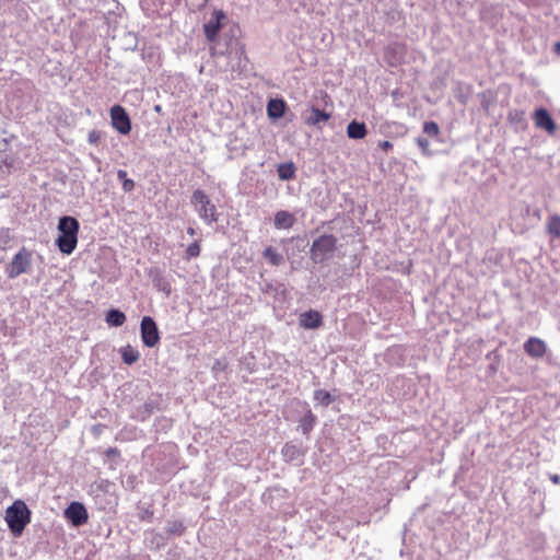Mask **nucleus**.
I'll use <instances>...</instances> for the list:
<instances>
[{"label":"nucleus","mask_w":560,"mask_h":560,"mask_svg":"<svg viewBox=\"0 0 560 560\" xmlns=\"http://www.w3.org/2000/svg\"><path fill=\"white\" fill-rule=\"evenodd\" d=\"M368 133V129L364 122L352 120L347 126V136L350 139L360 140L363 139Z\"/></svg>","instance_id":"6ab92c4d"},{"label":"nucleus","mask_w":560,"mask_h":560,"mask_svg":"<svg viewBox=\"0 0 560 560\" xmlns=\"http://www.w3.org/2000/svg\"><path fill=\"white\" fill-rule=\"evenodd\" d=\"M217 369H221V362L220 361H217L214 366H213V370H217Z\"/></svg>","instance_id":"a18cd8bd"},{"label":"nucleus","mask_w":560,"mask_h":560,"mask_svg":"<svg viewBox=\"0 0 560 560\" xmlns=\"http://www.w3.org/2000/svg\"><path fill=\"white\" fill-rule=\"evenodd\" d=\"M57 230L56 245L58 249L65 255H71L78 245L79 221L74 217L63 215L58 221Z\"/></svg>","instance_id":"f257e3e1"},{"label":"nucleus","mask_w":560,"mask_h":560,"mask_svg":"<svg viewBox=\"0 0 560 560\" xmlns=\"http://www.w3.org/2000/svg\"><path fill=\"white\" fill-rule=\"evenodd\" d=\"M281 454L288 463L299 460L303 456L301 448L292 443H285L281 450Z\"/></svg>","instance_id":"aec40b11"},{"label":"nucleus","mask_w":560,"mask_h":560,"mask_svg":"<svg viewBox=\"0 0 560 560\" xmlns=\"http://www.w3.org/2000/svg\"><path fill=\"white\" fill-rule=\"evenodd\" d=\"M553 51H555L557 55H560V42L555 43V45H553Z\"/></svg>","instance_id":"37998d69"},{"label":"nucleus","mask_w":560,"mask_h":560,"mask_svg":"<svg viewBox=\"0 0 560 560\" xmlns=\"http://www.w3.org/2000/svg\"><path fill=\"white\" fill-rule=\"evenodd\" d=\"M295 166L292 162L282 163L278 165L277 173L281 180H290L295 176Z\"/></svg>","instance_id":"a878e982"},{"label":"nucleus","mask_w":560,"mask_h":560,"mask_svg":"<svg viewBox=\"0 0 560 560\" xmlns=\"http://www.w3.org/2000/svg\"><path fill=\"white\" fill-rule=\"evenodd\" d=\"M546 230L551 236L560 238V217L557 214L550 215L547 219Z\"/></svg>","instance_id":"bb28decb"},{"label":"nucleus","mask_w":560,"mask_h":560,"mask_svg":"<svg viewBox=\"0 0 560 560\" xmlns=\"http://www.w3.org/2000/svg\"><path fill=\"white\" fill-rule=\"evenodd\" d=\"M12 241L11 230L9 228L0 229V249L4 250L9 247Z\"/></svg>","instance_id":"2f4dec72"},{"label":"nucleus","mask_w":560,"mask_h":560,"mask_svg":"<svg viewBox=\"0 0 560 560\" xmlns=\"http://www.w3.org/2000/svg\"><path fill=\"white\" fill-rule=\"evenodd\" d=\"M287 104L281 98H272L267 104V114L271 119H279L285 113Z\"/></svg>","instance_id":"a211bd4d"},{"label":"nucleus","mask_w":560,"mask_h":560,"mask_svg":"<svg viewBox=\"0 0 560 560\" xmlns=\"http://www.w3.org/2000/svg\"><path fill=\"white\" fill-rule=\"evenodd\" d=\"M534 121L538 128L544 129L550 133L556 130L555 120L546 108L541 107L535 110Z\"/></svg>","instance_id":"ddd939ff"},{"label":"nucleus","mask_w":560,"mask_h":560,"mask_svg":"<svg viewBox=\"0 0 560 560\" xmlns=\"http://www.w3.org/2000/svg\"><path fill=\"white\" fill-rule=\"evenodd\" d=\"M32 268V253L22 247L5 267V273L9 279H15L22 273H27Z\"/></svg>","instance_id":"423d86ee"},{"label":"nucleus","mask_w":560,"mask_h":560,"mask_svg":"<svg viewBox=\"0 0 560 560\" xmlns=\"http://www.w3.org/2000/svg\"><path fill=\"white\" fill-rule=\"evenodd\" d=\"M141 340L145 347L153 348L160 342V331L151 316H143L140 324Z\"/></svg>","instance_id":"0eeeda50"},{"label":"nucleus","mask_w":560,"mask_h":560,"mask_svg":"<svg viewBox=\"0 0 560 560\" xmlns=\"http://www.w3.org/2000/svg\"><path fill=\"white\" fill-rule=\"evenodd\" d=\"M316 423V417L313 415L311 409L306 410V413L300 419L298 430L304 435H308Z\"/></svg>","instance_id":"412c9836"},{"label":"nucleus","mask_w":560,"mask_h":560,"mask_svg":"<svg viewBox=\"0 0 560 560\" xmlns=\"http://www.w3.org/2000/svg\"><path fill=\"white\" fill-rule=\"evenodd\" d=\"M337 248V237L332 234H323L314 240L311 246V259L322 264L332 257Z\"/></svg>","instance_id":"39448f33"},{"label":"nucleus","mask_w":560,"mask_h":560,"mask_svg":"<svg viewBox=\"0 0 560 560\" xmlns=\"http://www.w3.org/2000/svg\"><path fill=\"white\" fill-rule=\"evenodd\" d=\"M121 188L125 192H130L135 189V180L131 178H127L121 183Z\"/></svg>","instance_id":"e433bc0d"},{"label":"nucleus","mask_w":560,"mask_h":560,"mask_svg":"<svg viewBox=\"0 0 560 560\" xmlns=\"http://www.w3.org/2000/svg\"><path fill=\"white\" fill-rule=\"evenodd\" d=\"M187 234L190 236L196 235V230L192 226L187 228Z\"/></svg>","instance_id":"c03bdc74"},{"label":"nucleus","mask_w":560,"mask_h":560,"mask_svg":"<svg viewBox=\"0 0 560 560\" xmlns=\"http://www.w3.org/2000/svg\"><path fill=\"white\" fill-rule=\"evenodd\" d=\"M416 141H417L418 147L421 149V151L424 154H430V151H429L430 142L428 139L419 137V138H417Z\"/></svg>","instance_id":"c9c22d12"},{"label":"nucleus","mask_w":560,"mask_h":560,"mask_svg":"<svg viewBox=\"0 0 560 560\" xmlns=\"http://www.w3.org/2000/svg\"><path fill=\"white\" fill-rule=\"evenodd\" d=\"M423 132L430 137H436L440 133V127L435 121H425Z\"/></svg>","instance_id":"473e14b6"},{"label":"nucleus","mask_w":560,"mask_h":560,"mask_svg":"<svg viewBox=\"0 0 560 560\" xmlns=\"http://www.w3.org/2000/svg\"><path fill=\"white\" fill-rule=\"evenodd\" d=\"M65 516L75 527L82 526L89 518L88 511L81 502H71L65 510Z\"/></svg>","instance_id":"1a4fd4ad"},{"label":"nucleus","mask_w":560,"mask_h":560,"mask_svg":"<svg viewBox=\"0 0 560 560\" xmlns=\"http://www.w3.org/2000/svg\"><path fill=\"white\" fill-rule=\"evenodd\" d=\"M121 358L124 363L131 365L136 363L140 358V352L130 345H127L120 349Z\"/></svg>","instance_id":"393cba45"},{"label":"nucleus","mask_w":560,"mask_h":560,"mask_svg":"<svg viewBox=\"0 0 560 560\" xmlns=\"http://www.w3.org/2000/svg\"><path fill=\"white\" fill-rule=\"evenodd\" d=\"M295 221L294 214L285 210H280L275 214L273 225L278 230H288L294 225Z\"/></svg>","instance_id":"f3484780"},{"label":"nucleus","mask_w":560,"mask_h":560,"mask_svg":"<svg viewBox=\"0 0 560 560\" xmlns=\"http://www.w3.org/2000/svg\"><path fill=\"white\" fill-rule=\"evenodd\" d=\"M105 455L108 457V458H114V457H118L119 456V451L118 448L116 447H109L105 451Z\"/></svg>","instance_id":"4c0bfd02"},{"label":"nucleus","mask_w":560,"mask_h":560,"mask_svg":"<svg viewBox=\"0 0 560 560\" xmlns=\"http://www.w3.org/2000/svg\"><path fill=\"white\" fill-rule=\"evenodd\" d=\"M117 178L120 180V183H122L124 180H126L128 177H127V172L125 170H118L117 171Z\"/></svg>","instance_id":"58836bf2"},{"label":"nucleus","mask_w":560,"mask_h":560,"mask_svg":"<svg viewBox=\"0 0 560 560\" xmlns=\"http://www.w3.org/2000/svg\"><path fill=\"white\" fill-rule=\"evenodd\" d=\"M152 281H153L154 287L159 291L165 293L166 295L171 294V291H172L171 283L166 280V278L159 270H156L154 273L152 272Z\"/></svg>","instance_id":"5701e85b"},{"label":"nucleus","mask_w":560,"mask_h":560,"mask_svg":"<svg viewBox=\"0 0 560 560\" xmlns=\"http://www.w3.org/2000/svg\"><path fill=\"white\" fill-rule=\"evenodd\" d=\"M471 89L469 85L464 83H458L455 89V97L462 104H466L468 101V97L470 95Z\"/></svg>","instance_id":"cd10ccee"},{"label":"nucleus","mask_w":560,"mask_h":560,"mask_svg":"<svg viewBox=\"0 0 560 560\" xmlns=\"http://www.w3.org/2000/svg\"><path fill=\"white\" fill-rule=\"evenodd\" d=\"M549 480L555 485H560V476L558 474H549Z\"/></svg>","instance_id":"ea45409f"},{"label":"nucleus","mask_w":560,"mask_h":560,"mask_svg":"<svg viewBox=\"0 0 560 560\" xmlns=\"http://www.w3.org/2000/svg\"><path fill=\"white\" fill-rule=\"evenodd\" d=\"M112 126L120 135H128L131 131V120L126 109L120 105L110 108Z\"/></svg>","instance_id":"6e6552de"},{"label":"nucleus","mask_w":560,"mask_h":560,"mask_svg":"<svg viewBox=\"0 0 560 560\" xmlns=\"http://www.w3.org/2000/svg\"><path fill=\"white\" fill-rule=\"evenodd\" d=\"M103 137V132L96 129H93L88 135V141L90 144H97Z\"/></svg>","instance_id":"f704fd0d"},{"label":"nucleus","mask_w":560,"mask_h":560,"mask_svg":"<svg viewBox=\"0 0 560 560\" xmlns=\"http://www.w3.org/2000/svg\"><path fill=\"white\" fill-rule=\"evenodd\" d=\"M299 324L305 329H317L323 325V316L319 312L310 310L300 315Z\"/></svg>","instance_id":"f8f14e48"},{"label":"nucleus","mask_w":560,"mask_h":560,"mask_svg":"<svg viewBox=\"0 0 560 560\" xmlns=\"http://www.w3.org/2000/svg\"><path fill=\"white\" fill-rule=\"evenodd\" d=\"M314 400L322 406L327 407L334 401V397L325 389H317L314 392Z\"/></svg>","instance_id":"c85d7f7f"},{"label":"nucleus","mask_w":560,"mask_h":560,"mask_svg":"<svg viewBox=\"0 0 560 560\" xmlns=\"http://www.w3.org/2000/svg\"><path fill=\"white\" fill-rule=\"evenodd\" d=\"M125 322L126 315L117 308H112L106 314V323L113 327H120Z\"/></svg>","instance_id":"b1692460"},{"label":"nucleus","mask_w":560,"mask_h":560,"mask_svg":"<svg viewBox=\"0 0 560 560\" xmlns=\"http://www.w3.org/2000/svg\"><path fill=\"white\" fill-rule=\"evenodd\" d=\"M225 19L223 11H214L210 20L205 23L203 31L208 42H215L218 33L221 28V22Z\"/></svg>","instance_id":"9d476101"},{"label":"nucleus","mask_w":560,"mask_h":560,"mask_svg":"<svg viewBox=\"0 0 560 560\" xmlns=\"http://www.w3.org/2000/svg\"><path fill=\"white\" fill-rule=\"evenodd\" d=\"M225 60L224 71L230 72L232 78L238 77L247 71L248 58L245 48L236 38H231L226 44V50L220 51Z\"/></svg>","instance_id":"f03ea898"},{"label":"nucleus","mask_w":560,"mask_h":560,"mask_svg":"<svg viewBox=\"0 0 560 560\" xmlns=\"http://www.w3.org/2000/svg\"><path fill=\"white\" fill-rule=\"evenodd\" d=\"M385 59L390 66L399 65L405 56V47L404 45L394 43L386 47L385 49Z\"/></svg>","instance_id":"dca6fc26"},{"label":"nucleus","mask_w":560,"mask_h":560,"mask_svg":"<svg viewBox=\"0 0 560 560\" xmlns=\"http://www.w3.org/2000/svg\"><path fill=\"white\" fill-rule=\"evenodd\" d=\"M5 522L14 537H20L31 522V511L26 503L16 500L5 511Z\"/></svg>","instance_id":"7ed1b4c3"},{"label":"nucleus","mask_w":560,"mask_h":560,"mask_svg":"<svg viewBox=\"0 0 560 560\" xmlns=\"http://www.w3.org/2000/svg\"><path fill=\"white\" fill-rule=\"evenodd\" d=\"M185 525L180 521H171L167 523L166 533L173 536H182L185 533Z\"/></svg>","instance_id":"c756f323"},{"label":"nucleus","mask_w":560,"mask_h":560,"mask_svg":"<svg viewBox=\"0 0 560 560\" xmlns=\"http://www.w3.org/2000/svg\"><path fill=\"white\" fill-rule=\"evenodd\" d=\"M330 119V114L319 109L318 107L312 106L308 110V115L304 117V122L307 126H313L318 129L322 128L323 124Z\"/></svg>","instance_id":"9b49d317"},{"label":"nucleus","mask_w":560,"mask_h":560,"mask_svg":"<svg viewBox=\"0 0 560 560\" xmlns=\"http://www.w3.org/2000/svg\"><path fill=\"white\" fill-rule=\"evenodd\" d=\"M262 257L268 264L272 266H281L284 262V257L275 247L268 246L262 250Z\"/></svg>","instance_id":"4be33fe9"},{"label":"nucleus","mask_w":560,"mask_h":560,"mask_svg":"<svg viewBox=\"0 0 560 560\" xmlns=\"http://www.w3.org/2000/svg\"><path fill=\"white\" fill-rule=\"evenodd\" d=\"M149 541V547L151 549H160L165 546L166 539L162 534L150 533V538L147 537Z\"/></svg>","instance_id":"7c9ffc66"},{"label":"nucleus","mask_w":560,"mask_h":560,"mask_svg":"<svg viewBox=\"0 0 560 560\" xmlns=\"http://www.w3.org/2000/svg\"><path fill=\"white\" fill-rule=\"evenodd\" d=\"M151 516H152V512H151V511H149V510H145V511H143V512L141 513L140 518H141V520H147V518H149V517H151Z\"/></svg>","instance_id":"79ce46f5"},{"label":"nucleus","mask_w":560,"mask_h":560,"mask_svg":"<svg viewBox=\"0 0 560 560\" xmlns=\"http://www.w3.org/2000/svg\"><path fill=\"white\" fill-rule=\"evenodd\" d=\"M191 205L195 208V211L199 215V218L211 225L212 223L218 222L219 212L215 205L211 201L209 196L202 189H196L191 195Z\"/></svg>","instance_id":"20e7f679"},{"label":"nucleus","mask_w":560,"mask_h":560,"mask_svg":"<svg viewBox=\"0 0 560 560\" xmlns=\"http://www.w3.org/2000/svg\"><path fill=\"white\" fill-rule=\"evenodd\" d=\"M160 402L155 398H150L135 409L132 417L138 421H145L155 410H159Z\"/></svg>","instance_id":"4468645a"},{"label":"nucleus","mask_w":560,"mask_h":560,"mask_svg":"<svg viewBox=\"0 0 560 560\" xmlns=\"http://www.w3.org/2000/svg\"><path fill=\"white\" fill-rule=\"evenodd\" d=\"M546 349L547 347L545 341L537 337H530L524 343L525 352L532 358L538 359L544 357L546 353Z\"/></svg>","instance_id":"2eb2a0df"},{"label":"nucleus","mask_w":560,"mask_h":560,"mask_svg":"<svg viewBox=\"0 0 560 560\" xmlns=\"http://www.w3.org/2000/svg\"><path fill=\"white\" fill-rule=\"evenodd\" d=\"M380 147L384 150V151H388L389 149L393 148V143L385 140L383 142L380 143Z\"/></svg>","instance_id":"a19ab883"},{"label":"nucleus","mask_w":560,"mask_h":560,"mask_svg":"<svg viewBox=\"0 0 560 560\" xmlns=\"http://www.w3.org/2000/svg\"><path fill=\"white\" fill-rule=\"evenodd\" d=\"M200 241H195L194 243H191L187 249H186V258L187 259H190V258H195V257H198L200 255V244H199Z\"/></svg>","instance_id":"72a5a7b5"}]
</instances>
